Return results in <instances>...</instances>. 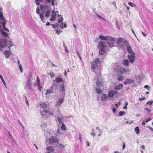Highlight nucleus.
Listing matches in <instances>:
<instances>
[{
  "instance_id": "nucleus-1",
  "label": "nucleus",
  "mask_w": 153,
  "mask_h": 153,
  "mask_svg": "<svg viewBox=\"0 0 153 153\" xmlns=\"http://www.w3.org/2000/svg\"><path fill=\"white\" fill-rule=\"evenodd\" d=\"M39 105L40 108H45L43 109L41 113V115L42 118L49 116L51 115H53V113L50 111L49 109L45 108L47 107V104L45 103H42L40 104Z\"/></svg>"
},
{
  "instance_id": "nucleus-2",
  "label": "nucleus",
  "mask_w": 153,
  "mask_h": 153,
  "mask_svg": "<svg viewBox=\"0 0 153 153\" xmlns=\"http://www.w3.org/2000/svg\"><path fill=\"white\" fill-rule=\"evenodd\" d=\"M99 37L102 40L110 41L111 42V44L109 42H108V44L109 45V47H112L114 46V42L116 41V39L115 38H114L113 37L108 36H104L102 35H100Z\"/></svg>"
},
{
  "instance_id": "nucleus-3",
  "label": "nucleus",
  "mask_w": 153,
  "mask_h": 153,
  "mask_svg": "<svg viewBox=\"0 0 153 153\" xmlns=\"http://www.w3.org/2000/svg\"><path fill=\"white\" fill-rule=\"evenodd\" d=\"M105 46L102 42H100L98 43V48L99 49V54L103 55L105 52Z\"/></svg>"
},
{
  "instance_id": "nucleus-4",
  "label": "nucleus",
  "mask_w": 153,
  "mask_h": 153,
  "mask_svg": "<svg viewBox=\"0 0 153 153\" xmlns=\"http://www.w3.org/2000/svg\"><path fill=\"white\" fill-rule=\"evenodd\" d=\"M7 44V39L4 38L0 39V51H3Z\"/></svg>"
},
{
  "instance_id": "nucleus-5",
  "label": "nucleus",
  "mask_w": 153,
  "mask_h": 153,
  "mask_svg": "<svg viewBox=\"0 0 153 153\" xmlns=\"http://www.w3.org/2000/svg\"><path fill=\"white\" fill-rule=\"evenodd\" d=\"M102 83L100 79H97L96 81V87H97L98 88H96V93L98 94H100L102 93L103 91L102 89H101L100 88H99L101 87L102 85Z\"/></svg>"
},
{
  "instance_id": "nucleus-6",
  "label": "nucleus",
  "mask_w": 153,
  "mask_h": 153,
  "mask_svg": "<svg viewBox=\"0 0 153 153\" xmlns=\"http://www.w3.org/2000/svg\"><path fill=\"white\" fill-rule=\"evenodd\" d=\"M49 142L51 144L58 143L59 142V140L58 139L54 137L51 136L49 139Z\"/></svg>"
},
{
  "instance_id": "nucleus-7",
  "label": "nucleus",
  "mask_w": 153,
  "mask_h": 153,
  "mask_svg": "<svg viewBox=\"0 0 153 153\" xmlns=\"http://www.w3.org/2000/svg\"><path fill=\"white\" fill-rule=\"evenodd\" d=\"M26 83V86L30 91H32L34 90L32 86V81L30 78L27 79Z\"/></svg>"
},
{
  "instance_id": "nucleus-8",
  "label": "nucleus",
  "mask_w": 153,
  "mask_h": 153,
  "mask_svg": "<svg viewBox=\"0 0 153 153\" xmlns=\"http://www.w3.org/2000/svg\"><path fill=\"white\" fill-rule=\"evenodd\" d=\"M115 70L118 74L124 73L126 71V69L125 68H120V66L119 65H118L117 67L115 68Z\"/></svg>"
},
{
  "instance_id": "nucleus-9",
  "label": "nucleus",
  "mask_w": 153,
  "mask_h": 153,
  "mask_svg": "<svg viewBox=\"0 0 153 153\" xmlns=\"http://www.w3.org/2000/svg\"><path fill=\"white\" fill-rule=\"evenodd\" d=\"M102 63V61L98 58H96V70L98 69L99 72L101 70Z\"/></svg>"
},
{
  "instance_id": "nucleus-10",
  "label": "nucleus",
  "mask_w": 153,
  "mask_h": 153,
  "mask_svg": "<svg viewBox=\"0 0 153 153\" xmlns=\"http://www.w3.org/2000/svg\"><path fill=\"white\" fill-rule=\"evenodd\" d=\"M117 92V91L114 90H112L111 91H109L108 96L109 98H110L113 97L114 95L116 94Z\"/></svg>"
},
{
  "instance_id": "nucleus-11",
  "label": "nucleus",
  "mask_w": 153,
  "mask_h": 153,
  "mask_svg": "<svg viewBox=\"0 0 153 153\" xmlns=\"http://www.w3.org/2000/svg\"><path fill=\"white\" fill-rule=\"evenodd\" d=\"M135 57V53H132L130 55H128V56L130 62L131 63H133L134 61Z\"/></svg>"
},
{
  "instance_id": "nucleus-12",
  "label": "nucleus",
  "mask_w": 153,
  "mask_h": 153,
  "mask_svg": "<svg viewBox=\"0 0 153 153\" xmlns=\"http://www.w3.org/2000/svg\"><path fill=\"white\" fill-rule=\"evenodd\" d=\"M56 13H54V10L52 11V14L51 16V18L50 19V21H53L56 20Z\"/></svg>"
},
{
  "instance_id": "nucleus-13",
  "label": "nucleus",
  "mask_w": 153,
  "mask_h": 153,
  "mask_svg": "<svg viewBox=\"0 0 153 153\" xmlns=\"http://www.w3.org/2000/svg\"><path fill=\"white\" fill-rule=\"evenodd\" d=\"M91 69L94 72L96 69V60L91 62Z\"/></svg>"
},
{
  "instance_id": "nucleus-14",
  "label": "nucleus",
  "mask_w": 153,
  "mask_h": 153,
  "mask_svg": "<svg viewBox=\"0 0 153 153\" xmlns=\"http://www.w3.org/2000/svg\"><path fill=\"white\" fill-rule=\"evenodd\" d=\"M40 8L41 10L43 11L44 12L48 9L47 5L43 4L41 6Z\"/></svg>"
},
{
  "instance_id": "nucleus-15",
  "label": "nucleus",
  "mask_w": 153,
  "mask_h": 153,
  "mask_svg": "<svg viewBox=\"0 0 153 153\" xmlns=\"http://www.w3.org/2000/svg\"><path fill=\"white\" fill-rule=\"evenodd\" d=\"M134 80L130 79H126L124 82V84H129L131 83H134Z\"/></svg>"
},
{
  "instance_id": "nucleus-16",
  "label": "nucleus",
  "mask_w": 153,
  "mask_h": 153,
  "mask_svg": "<svg viewBox=\"0 0 153 153\" xmlns=\"http://www.w3.org/2000/svg\"><path fill=\"white\" fill-rule=\"evenodd\" d=\"M108 96L106 94H103L101 98V100L102 101H106L108 100Z\"/></svg>"
},
{
  "instance_id": "nucleus-17",
  "label": "nucleus",
  "mask_w": 153,
  "mask_h": 153,
  "mask_svg": "<svg viewBox=\"0 0 153 153\" xmlns=\"http://www.w3.org/2000/svg\"><path fill=\"white\" fill-rule=\"evenodd\" d=\"M53 92V88L52 87H51V88L49 89H48L47 90L45 94H50L51 93H52Z\"/></svg>"
},
{
  "instance_id": "nucleus-18",
  "label": "nucleus",
  "mask_w": 153,
  "mask_h": 153,
  "mask_svg": "<svg viewBox=\"0 0 153 153\" xmlns=\"http://www.w3.org/2000/svg\"><path fill=\"white\" fill-rule=\"evenodd\" d=\"M64 100L63 99H60L56 103V106L58 107L61 105L63 102Z\"/></svg>"
},
{
  "instance_id": "nucleus-19",
  "label": "nucleus",
  "mask_w": 153,
  "mask_h": 153,
  "mask_svg": "<svg viewBox=\"0 0 153 153\" xmlns=\"http://www.w3.org/2000/svg\"><path fill=\"white\" fill-rule=\"evenodd\" d=\"M46 149L48 151V152H53L54 150L52 146H48L46 147Z\"/></svg>"
},
{
  "instance_id": "nucleus-20",
  "label": "nucleus",
  "mask_w": 153,
  "mask_h": 153,
  "mask_svg": "<svg viewBox=\"0 0 153 153\" xmlns=\"http://www.w3.org/2000/svg\"><path fill=\"white\" fill-rule=\"evenodd\" d=\"M3 21V22L2 23L3 29L4 30L7 31V32H9V29L5 27V24L7 22V21L6 20H5Z\"/></svg>"
},
{
  "instance_id": "nucleus-21",
  "label": "nucleus",
  "mask_w": 153,
  "mask_h": 153,
  "mask_svg": "<svg viewBox=\"0 0 153 153\" xmlns=\"http://www.w3.org/2000/svg\"><path fill=\"white\" fill-rule=\"evenodd\" d=\"M1 34L5 38H7L8 36V34L5 32L2 29L0 30Z\"/></svg>"
},
{
  "instance_id": "nucleus-22",
  "label": "nucleus",
  "mask_w": 153,
  "mask_h": 153,
  "mask_svg": "<svg viewBox=\"0 0 153 153\" xmlns=\"http://www.w3.org/2000/svg\"><path fill=\"white\" fill-rule=\"evenodd\" d=\"M4 53L6 58H8L9 57L10 54V52L9 51L5 50L4 51Z\"/></svg>"
},
{
  "instance_id": "nucleus-23",
  "label": "nucleus",
  "mask_w": 153,
  "mask_h": 153,
  "mask_svg": "<svg viewBox=\"0 0 153 153\" xmlns=\"http://www.w3.org/2000/svg\"><path fill=\"white\" fill-rule=\"evenodd\" d=\"M127 49L128 52L130 54H132V53H134L133 51L132 48L130 46H128Z\"/></svg>"
},
{
  "instance_id": "nucleus-24",
  "label": "nucleus",
  "mask_w": 153,
  "mask_h": 153,
  "mask_svg": "<svg viewBox=\"0 0 153 153\" xmlns=\"http://www.w3.org/2000/svg\"><path fill=\"white\" fill-rule=\"evenodd\" d=\"M67 25L66 23H65L64 24H63V22H62L60 25L59 27L60 28L63 29L64 27L66 28L67 27Z\"/></svg>"
},
{
  "instance_id": "nucleus-25",
  "label": "nucleus",
  "mask_w": 153,
  "mask_h": 153,
  "mask_svg": "<svg viewBox=\"0 0 153 153\" xmlns=\"http://www.w3.org/2000/svg\"><path fill=\"white\" fill-rule=\"evenodd\" d=\"M123 63L124 65L127 66L129 65V61L127 59H126L123 60Z\"/></svg>"
},
{
  "instance_id": "nucleus-26",
  "label": "nucleus",
  "mask_w": 153,
  "mask_h": 153,
  "mask_svg": "<svg viewBox=\"0 0 153 153\" xmlns=\"http://www.w3.org/2000/svg\"><path fill=\"white\" fill-rule=\"evenodd\" d=\"M56 81L57 83L61 82L62 81L63 79L61 78L57 77L56 79Z\"/></svg>"
},
{
  "instance_id": "nucleus-27",
  "label": "nucleus",
  "mask_w": 153,
  "mask_h": 153,
  "mask_svg": "<svg viewBox=\"0 0 153 153\" xmlns=\"http://www.w3.org/2000/svg\"><path fill=\"white\" fill-rule=\"evenodd\" d=\"M123 87V85L120 84V85H118L116 86L115 87V89H116L119 90L121 88Z\"/></svg>"
},
{
  "instance_id": "nucleus-28",
  "label": "nucleus",
  "mask_w": 153,
  "mask_h": 153,
  "mask_svg": "<svg viewBox=\"0 0 153 153\" xmlns=\"http://www.w3.org/2000/svg\"><path fill=\"white\" fill-rule=\"evenodd\" d=\"M134 130L137 134H138L139 133L140 130L138 126H137L135 128Z\"/></svg>"
},
{
  "instance_id": "nucleus-29",
  "label": "nucleus",
  "mask_w": 153,
  "mask_h": 153,
  "mask_svg": "<svg viewBox=\"0 0 153 153\" xmlns=\"http://www.w3.org/2000/svg\"><path fill=\"white\" fill-rule=\"evenodd\" d=\"M96 129L98 130L99 131V133L100 134L98 135V137H100V135H101V133L102 132V130L100 129L99 128H96Z\"/></svg>"
},
{
  "instance_id": "nucleus-30",
  "label": "nucleus",
  "mask_w": 153,
  "mask_h": 153,
  "mask_svg": "<svg viewBox=\"0 0 153 153\" xmlns=\"http://www.w3.org/2000/svg\"><path fill=\"white\" fill-rule=\"evenodd\" d=\"M0 78H1V80L3 84H4V86L6 87V83L5 82L3 77L0 74Z\"/></svg>"
},
{
  "instance_id": "nucleus-31",
  "label": "nucleus",
  "mask_w": 153,
  "mask_h": 153,
  "mask_svg": "<svg viewBox=\"0 0 153 153\" xmlns=\"http://www.w3.org/2000/svg\"><path fill=\"white\" fill-rule=\"evenodd\" d=\"M123 40V39L122 38H118L117 39V43L118 44H120L122 42Z\"/></svg>"
},
{
  "instance_id": "nucleus-32",
  "label": "nucleus",
  "mask_w": 153,
  "mask_h": 153,
  "mask_svg": "<svg viewBox=\"0 0 153 153\" xmlns=\"http://www.w3.org/2000/svg\"><path fill=\"white\" fill-rule=\"evenodd\" d=\"M50 11H47L45 13V16L46 17H48L50 15Z\"/></svg>"
},
{
  "instance_id": "nucleus-33",
  "label": "nucleus",
  "mask_w": 153,
  "mask_h": 153,
  "mask_svg": "<svg viewBox=\"0 0 153 153\" xmlns=\"http://www.w3.org/2000/svg\"><path fill=\"white\" fill-rule=\"evenodd\" d=\"M40 17L41 20L43 21L44 20L43 19L44 18V13H41L40 14Z\"/></svg>"
},
{
  "instance_id": "nucleus-34",
  "label": "nucleus",
  "mask_w": 153,
  "mask_h": 153,
  "mask_svg": "<svg viewBox=\"0 0 153 153\" xmlns=\"http://www.w3.org/2000/svg\"><path fill=\"white\" fill-rule=\"evenodd\" d=\"M36 82L37 84V85L40 84V79L38 77H37V79L36 80Z\"/></svg>"
},
{
  "instance_id": "nucleus-35",
  "label": "nucleus",
  "mask_w": 153,
  "mask_h": 153,
  "mask_svg": "<svg viewBox=\"0 0 153 153\" xmlns=\"http://www.w3.org/2000/svg\"><path fill=\"white\" fill-rule=\"evenodd\" d=\"M62 118L60 117H58L57 119L59 123L61 124L62 123Z\"/></svg>"
},
{
  "instance_id": "nucleus-36",
  "label": "nucleus",
  "mask_w": 153,
  "mask_h": 153,
  "mask_svg": "<svg viewBox=\"0 0 153 153\" xmlns=\"http://www.w3.org/2000/svg\"><path fill=\"white\" fill-rule=\"evenodd\" d=\"M61 129L62 130H65L66 129V126L64 123H63L61 126Z\"/></svg>"
},
{
  "instance_id": "nucleus-37",
  "label": "nucleus",
  "mask_w": 153,
  "mask_h": 153,
  "mask_svg": "<svg viewBox=\"0 0 153 153\" xmlns=\"http://www.w3.org/2000/svg\"><path fill=\"white\" fill-rule=\"evenodd\" d=\"M63 20L62 17H61L60 18L58 19V23H60Z\"/></svg>"
},
{
  "instance_id": "nucleus-38",
  "label": "nucleus",
  "mask_w": 153,
  "mask_h": 153,
  "mask_svg": "<svg viewBox=\"0 0 153 153\" xmlns=\"http://www.w3.org/2000/svg\"><path fill=\"white\" fill-rule=\"evenodd\" d=\"M128 4L132 7H135L136 5L132 2H129L128 3Z\"/></svg>"
},
{
  "instance_id": "nucleus-39",
  "label": "nucleus",
  "mask_w": 153,
  "mask_h": 153,
  "mask_svg": "<svg viewBox=\"0 0 153 153\" xmlns=\"http://www.w3.org/2000/svg\"><path fill=\"white\" fill-rule=\"evenodd\" d=\"M42 1L43 0H35L36 4L37 5H39V4L40 2Z\"/></svg>"
},
{
  "instance_id": "nucleus-40",
  "label": "nucleus",
  "mask_w": 153,
  "mask_h": 153,
  "mask_svg": "<svg viewBox=\"0 0 153 153\" xmlns=\"http://www.w3.org/2000/svg\"><path fill=\"white\" fill-rule=\"evenodd\" d=\"M51 25L52 26V27L53 28H55L56 27H57L59 26V25L58 24H56L52 25Z\"/></svg>"
},
{
  "instance_id": "nucleus-41",
  "label": "nucleus",
  "mask_w": 153,
  "mask_h": 153,
  "mask_svg": "<svg viewBox=\"0 0 153 153\" xmlns=\"http://www.w3.org/2000/svg\"><path fill=\"white\" fill-rule=\"evenodd\" d=\"M0 18L2 20L4 21L5 20L1 13H0Z\"/></svg>"
},
{
  "instance_id": "nucleus-42",
  "label": "nucleus",
  "mask_w": 153,
  "mask_h": 153,
  "mask_svg": "<svg viewBox=\"0 0 153 153\" xmlns=\"http://www.w3.org/2000/svg\"><path fill=\"white\" fill-rule=\"evenodd\" d=\"M62 87L61 88V89L62 90V93L64 92L65 91V89L64 88V85H61Z\"/></svg>"
},
{
  "instance_id": "nucleus-43",
  "label": "nucleus",
  "mask_w": 153,
  "mask_h": 153,
  "mask_svg": "<svg viewBox=\"0 0 153 153\" xmlns=\"http://www.w3.org/2000/svg\"><path fill=\"white\" fill-rule=\"evenodd\" d=\"M153 103V101L152 100L151 101H148L147 103L146 104V105L149 104L150 106H151L152 103Z\"/></svg>"
},
{
  "instance_id": "nucleus-44",
  "label": "nucleus",
  "mask_w": 153,
  "mask_h": 153,
  "mask_svg": "<svg viewBox=\"0 0 153 153\" xmlns=\"http://www.w3.org/2000/svg\"><path fill=\"white\" fill-rule=\"evenodd\" d=\"M96 16H97L99 18L101 19H102L105 21V19L102 18L100 16L97 14V13H96Z\"/></svg>"
},
{
  "instance_id": "nucleus-45",
  "label": "nucleus",
  "mask_w": 153,
  "mask_h": 153,
  "mask_svg": "<svg viewBox=\"0 0 153 153\" xmlns=\"http://www.w3.org/2000/svg\"><path fill=\"white\" fill-rule=\"evenodd\" d=\"M118 80H119V81H121L123 79V77L122 76L118 75Z\"/></svg>"
},
{
  "instance_id": "nucleus-46",
  "label": "nucleus",
  "mask_w": 153,
  "mask_h": 153,
  "mask_svg": "<svg viewBox=\"0 0 153 153\" xmlns=\"http://www.w3.org/2000/svg\"><path fill=\"white\" fill-rule=\"evenodd\" d=\"M125 114V112L124 111H120L119 113V115L120 116H122Z\"/></svg>"
},
{
  "instance_id": "nucleus-47",
  "label": "nucleus",
  "mask_w": 153,
  "mask_h": 153,
  "mask_svg": "<svg viewBox=\"0 0 153 153\" xmlns=\"http://www.w3.org/2000/svg\"><path fill=\"white\" fill-rule=\"evenodd\" d=\"M49 74L50 75L51 78H52L54 75V73L52 72H50Z\"/></svg>"
},
{
  "instance_id": "nucleus-48",
  "label": "nucleus",
  "mask_w": 153,
  "mask_h": 153,
  "mask_svg": "<svg viewBox=\"0 0 153 153\" xmlns=\"http://www.w3.org/2000/svg\"><path fill=\"white\" fill-rule=\"evenodd\" d=\"M9 49H10V47H11L12 46H13V45L12 43V42L11 41V42H10V43H9Z\"/></svg>"
},
{
  "instance_id": "nucleus-49",
  "label": "nucleus",
  "mask_w": 153,
  "mask_h": 153,
  "mask_svg": "<svg viewBox=\"0 0 153 153\" xmlns=\"http://www.w3.org/2000/svg\"><path fill=\"white\" fill-rule=\"evenodd\" d=\"M151 120V119L150 118H149L148 119H145V122L146 123H147L149 121Z\"/></svg>"
},
{
  "instance_id": "nucleus-50",
  "label": "nucleus",
  "mask_w": 153,
  "mask_h": 153,
  "mask_svg": "<svg viewBox=\"0 0 153 153\" xmlns=\"http://www.w3.org/2000/svg\"><path fill=\"white\" fill-rule=\"evenodd\" d=\"M39 87V90L40 91H41L42 88V87L41 85V84H39V85H37Z\"/></svg>"
},
{
  "instance_id": "nucleus-51",
  "label": "nucleus",
  "mask_w": 153,
  "mask_h": 153,
  "mask_svg": "<svg viewBox=\"0 0 153 153\" xmlns=\"http://www.w3.org/2000/svg\"><path fill=\"white\" fill-rule=\"evenodd\" d=\"M145 99H146V98L145 97H143L142 98H139V101L143 100Z\"/></svg>"
},
{
  "instance_id": "nucleus-52",
  "label": "nucleus",
  "mask_w": 153,
  "mask_h": 153,
  "mask_svg": "<svg viewBox=\"0 0 153 153\" xmlns=\"http://www.w3.org/2000/svg\"><path fill=\"white\" fill-rule=\"evenodd\" d=\"M40 13V11L39 8L38 7L36 9V13L37 14H39Z\"/></svg>"
},
{
  "instance_id": "nucleus-53",
  "label": "nucleus",
  "mask_w": 153,
  "mask_h": 153,
  "mask_svg": "<svg viewBox=\"0 0 153 153\" xmlns=\"http://www.w3.org/2000/svg\"><path fill=\"white\" fill-rule=\"evenodd\" d=\"M19 69L21 71V72L22 73V70H23L22 67L21 65H19Z\"/></svg>"
},
{
  "instance_id": "nucleus-54",
  "label": "nucleus",
  "mask_w": 153,
  "mask_h": 153,
  "mask_svg": "<svg viewBox=\"0 0 153 153\" xmlns=\"http://www.w3.org/2000/svg\"><path fill=\"white\" fill-rule=\"evenodd\" d=\"M25 98L26 99L25 101H26V104L28 106L29 105V102L27 101V100L26 97L25 96Z\"/></svg>"
},
{
  "instance_id": "nucleus-55",
  "label": "nucleus",
  "mask_w": 153,
  "mask_h": 153,
  "mask_svg": "<svg viewBox=\"0 0 153 153\" xmlns=\"http://www.w3.org/2000/svg\"><path fill=\"white\" fill-rule=\"evenodd\" d=\"M56 31L57 34H59L61 32V30H56Z\"/></svg>"
},
{
  "instance_id": "nucleus-56",
  "label": "nucleus",
  "mask_w": 153,
  "mask_h": 153,
  "mask_svg": "<svg viewBox=\"0 0 153 153\" xmlns=\"http://www.w3.org/2000/svg\"><path fill=\"white\" fill-rule=\"evenodd\" d=\"M144 87L145 88H147L148 90H149V86H148L147 85H145L144 86Z\"/></svg>"
},
{
  "instance_id": "nucleus-57",
  "label": "nucleus",
  "mask_w": 153,
  "mask_h": 153,
  "mask_svg": "<svg viewBox=\"0 0 153 153\" xmlns=\"http://www.w3.org/2000/svg\"><path fill=\"white\" fill-rule=\"evenodd\" d=\"M55 1L54 0H51L52 4V5H55Z\"/></svg>"
},
{
  "instance_id": "nucleus-58",
  "label": "nucleus",
  "mask_w": 153,
  "mask_h": 153,
  "mask_svg": "<svg viewBox=\"0 0 153 153\" xmlns=\"http://www.w3.org/2000/svg\"><path fill=\"white\" fill-rule=\"evenodd\" d=\"M144 110L147 111L149 113L150 112V111H151L150 110H149V109H148V108H144Z\"/></svg>"
},
{
  "instance_id": "nucleus-59",
  "label": "nucleus",
  "mask_w": 153,
  "mask_h": 153,
  "mask_svg": "<svg viewBox=\"0 0 153 153\" xmlns=\"http://www.w3.org/2000/svg\"><path fill=\"white\" fill-rule=\"evenodd\" d=\"M126 145L124 143H123V149H124L125 148V147Z\"/></svg>"
},
{
  "instance_id": "nucleus-60",
  "label": "nucleus",
  "mask_w": 153,
  "mask_h": 153,
  "mask_svg": "<svg viewBox=\"0 0 153 153\" xmlns=\"http://www.w3.org/2000/svg\"><path fill=\"white\" fill-rule=\"evenodd\" d=\"M148 127L152 131H153V128H152V127L149 126H148Z\"/></svg>"
},
{
  "instance_id": "nucleus-61",
  "label": "nucleus",
  "mask_w": 153,
  "mask_h": 153,
  "mask_svg": "<svg viewBox=\"0 0 153 153\" xmlns=\"http://www.w3.org/2000/svg\"><path fill=\"white\" fill-rule=\"evenodd\" d=\"M50 25V23L49 22H47L46 24V26H48V25Z\"/></svg>"
},
{
  "instance_id": "nucleus-62",
  "label": "nucleus",
  "mask_w": 153,
  "mask_h": 153,
  "mask_svg": "<svg viewBox=\"0 0 153 153\" xmlns=\"http://www.w3.org/2000/svg\"><path fill=\"white\" fill-rule=\"evenodd\" d=\"M140 148L142 149H144L145 148V146L143 145H142L141 146Z\"/></svg>"
},
{
  "instance_id": "nucleus-63",
  "label": "nucleus",
  "mask_w": 153,
  "mask_h": 153,
  "mask_svg": "<svg viewBox=\"0 0 153 153\" xmlns=\"http://www.w3.org/2000/svg\"><path fill=\"white\" fill-rule=\"evenodd\" d=\"M116 109L115 108H114L113 109V112L114 113H115L116 112Z\"/></svg>"
},
{
  "instance_id": "nucleus-64",
  "label": "nucleus",
  "mask_w": 153,
  "mask_h": 153,
  "mask_svg": "<svg viewBox=\"0 0 153 153\" xmlns=\"http://www.w3.org/2000/svg\"><path fill=\"white\" fill-rule=\"evenodd\" d=\"M145 122L144 121H143L142 124L143 125H145L146 124Z\"/></svg>"
}]
</instances>
